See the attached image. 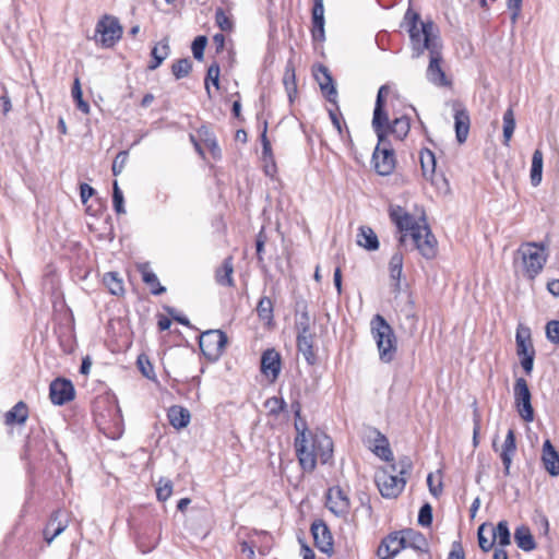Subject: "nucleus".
Returning <instances> with one entry per match:
<instances>
[{"instance_id": "obj_1", "label": "nucleus", "mask_w": 559, "mask_h": 559, "mask_svg": "<svg viewBox=\"0 0 559 559\" xmlns=\"http://www.w3.org/2000/svg\"><path fill=\"white\" fill-rule=\"evenodd\" d=\"M404 22L409 34L413 58H419L426 50L429 52L427 80L438 87L451 86L452 82L441 67L442 41L436 24L431 20L420 21L419 14L411 9L406 11Z\"/></svg>"}, {"instance_id": "obj_2", "label": "nucleus", "mask_w": 559, "mask_h": 559, "mask_svg": "<svg viewBox=\"0 0 559 559\" xmlns=\"http://www.w3.org/2000/svg\"><path fill=\"white\" fill-rule=\"evenodd\" d=\"M294 426L297 431L294 445L301 468L312 472L318 460L322 464L329 463L333 457L332 439L323 431L309 430L307 423H302V428H299L298 423Z\"/></svg>"}, {"instance_id": "obj_3", "label": "nucleus", "mask_w": 559, "mask_h": 559, "mask_svg": "<svg viewBox=\"0 0 559 559\" xmlns=\"http://www.w3.org/2000/svg\"><path fill=\"white\" fill-rule=\"evenodd\" d=\"M370 332L377 344L379 359L384 364L394 360L397 341L392 326L381 314H374L370 321Z\"/></svg>"}, {"instance_id": "obj_4", "label": "nucleus", "mask_w": 559, "mask_h": 559, "mask_svg": "<svg viewBox=\"0 0 559 559\" xmlns=\"http://www.w3.org/2000/svg\"><path fill=\"white\" fill-rule=\"evenodd\" d=\"M516 259L521 260L524 276L534 280L547 262V247L543 242H524L516 250Z\"/></svg>"}, {"instance_id": "obj_5", "label": "nucleus", "mask_w": 559, "mask_h": 559, "mask_svg": "<svg viewBox=\"0 0 559 559\" xmlns=\"http://www.w3.org/2000/svg\"><path fill=\"white\" fill-rule=\"evenodd\" d=\"M228 337L221 330H209L201 334L199 346L202 354L212 361L217 360L225 350Z\"/></svg>"}, {"instance_id": "obj_6", "label": "nucleus", "mask_w": 559, "mask_h": 559, "mask_svg": "<svg viewBox=\"0 0 559 559\" xmlns=\"http://www.w3.org/2000/svg\"><path fill=\"white\" fill-rule=\"evenodd\" d=\"M389 92L390 88L388 85L380 86L373 109L372 128L379 140V145H382L384 142H386V135L391 124L388 114L384 110V98Z\"/></svg>"}, {"instance_id": "obj_7", "label": "nucleus", "mask_w": 559, "mask_h": 559, "mask_svg": "<svg viewBox=\"0 0 559 559\" xmlns=\"http://www.w3.org/2000/svg\"><path fill=\"white\" fill-rule=\"evenodd\" d=\"M374 481L381 496L386 499L396 498L406 485V478L397 475L390 468L377 472Z\"/></svg>"}, {"instance_id": "obj_8", "label": "nucleus", "mask_w": 559, "mask_h": 559, "mask_svg": "<svg viewBox=\"0 0 559 559\" xmlns=\"http://www.w3.org/2000/svg\"><path fill=\"white\" fill-rule=\"evenodd\" d=\"M96 35H99L98 41L105 48L114 47L122 36V26L119 20L112 15H104L98 20L95 27Z\"/></svg>"}, {"instance_id": "obj_9", "label": "nucleus", "mask_w": 559, "mask_h": 559, "mask_svg": "<svg viewBox=\"0 0 559 559\" xmlns=\"http://www.w3.org/2000/svg\"><path fill=\"white\" fill-rule=\"evenodd\" d=\"M514 404L520 417L531 423L534 420V409L532 406V394L528 389V384L524 378H518L514 386Z\"/></svg>"}, {"instance_id": "obj_10", "label": "nucleus", "mask_w": 559, "mask_h": 559, "mask_svg": "<svg viewBox=\"0 0 559 559\" xmlns=\"http://www.w3.org/2000/svg\"><path fill=\"white\" fill-rule=\"evenodd\" d=\"M70 523V513L63 509L51 512L43 530V538L47 545H51L56 537L61 535Z\"/></svg>"}, {"instance_id": "obj_11", "label": "nucleus", "mask_w": 559, "mask_h": 559, "mask_svg": "<svg viewBox=\"0 0 559 559\" xmlns=\"http://www.w3.org/2000/svg\"><path fill=\"white\" fill-rule=\"evenodd\" d=\"M372 162L377 174L380 176H389L393 173L395 168V156L388 140L382 145L377 144L372 154Z\"/></svg>"}, {"instance_id": "obj_12", "label": "nucleus", "mask_w": 559, "mask_h": 559, "mask_svg": "<svg viewBox=\"0 0 559 559\" xmlns=\"http://www.w3.org/2000/svg\"><path fill=\"white\" fill-rule=\"evenodd\" d=\"M412 239L425 259L430 260L437 255L438 242L428 225L425 224L420 228H416L415 233L412 234Z\"/></svg>"}, {"instance_id": "obj_13", "label": "nucleus", "mask_w": 559, "mask_h": 559, "mask_svg": "<svg viewBox=\"0 0 559 559\" xmlns=\"http://www.w3.org/2000/svg\"><path fill=\"white\" fill-rule=\"evenodd\" d=\"M405 549V539L402 531H395L386 535L377 549L380 559H393Z\"/></svg>"}, {"instance_id": "obj_14", "label": "nucleus", "mask_w": 559, "mask_h": 559, "mask_svg": "<svg viewBox=\"0 0 559 559\" xmlns=\"http://www.w3.org/2000/svg\"><path fill=\"white\" fill-rule=\"evenodd\" d=\"M314 546L323 554L331 556L333 554V537L330 528L322 520H316L310 527Z\"/></svg>"}, {"instance_id": "obj_15", "label": "nucleus", "mask_w": 559, "mask_h": 559, "mask_svg": "<svg viewBox=\"0 0 559 559\" xmlns=\"http://www.w3.org/2000/svg\"><path fill=\"white\" fill-rule=\"evenodd\" d=\"M74 395V386L68 379L57 378L49 385V396L55 405H63L72 401Z\"/></svg>"}, {"instance_id": "obj_16", "label": "nucleus", "mask_w": 559, "mask_h": 559, "mask_svg": "<svg viewBox=\"0 0 559 559\" xmlns=\"http://www.w3.org/2000/svg\"><path fill=\"white\" fill-rule=\"evenodd\" d=\"M314 78L328 102L336 105L337 91L329 69L325 66L320 64L318 67V71L314 73Z\"/></svg>"}, {"instance_id": "obj_17", "label": "nucleus", "mask_w": 559, "mask_h": 559, "mask_svg": "<svg viewBox=\"0 0 559 559\" xmlns=\"http://www.w3.org/2000/svg\"><path fill=\"white\" fill-rule=\"evenodd\" d=\"M282 367L281 354L275 348H267L261 356V372L271 377L272 380L278 378Z\"/></svg>"}, {"instance_id": "obj_18", "label": "nucleus", "mask_w": 559, "mask_h": 559, "mask_svg": "<svg viewBox=\"0 0 559 559\" xmlns=\"http://www.w3.org/2000/svg\"><path fill=\"white\" fill-rule=\"evenodd\" d=\"M326 506L336 515H345L349 511V498L340 487L330 488Z\"/></svg>"}, {"instance_id": "obj_19", "label": "nucleus", "mask_w": 559, "mask_h": 559, "mask_svg": "<svg viewBox=\"0 0 559 559\" xmlns=\"http://www.w3.org/2000/svg\"><path fill=\"white\" fill-rule=\"evenodd\" d=\"M516 452V442H515V432L513 429H509L504 439V442L501 448L500 459L503 464V474L504 476L510 475V468L512 464L513 456Z\"/></svg>"}, {"instance_id": "obj_20", "label": "nucleus", "mask_w": 559, "mask_h": 559, "mask_svg": "<svg viewBox=\"0 0 559 559\" xmlns=\"http://www.w3.org/2000/svg\"><path fill=\"white\" fill-rule=\"evenodd\" d=\"M542 462L549 475L559 476V452L548 439L543 444Z\"/></svg>"}, {"instance_id": "obj_21", "label": "nucleus", "mask_w": 559, "mask_h": 559, "mask_svg": "<svg viewBox=\"0 0 559 559\" xmlns=\"http://www.w3.org/2000/svg\"><path fill=\"white\" fill-rule=\"evenodd\" d=\"M469 114L465 108H455L454 111V127L456 141L460 144L466 142L469 132Z\"/></svg>"}, {"instance_id": "obj_22", "label": "nucleus", "mask_w": 559, "mask_h": 559, "mask_svg": "<svg viewBox=\"0 0 559 559\" xmlns=\"http://www.w3.org/2000/svg\"><path fill=\"white\" fill-rule=\"evenodd\" d=\"M516 355L519 357L526 355H535L532 343L531 330L528 328L519 326L515 334Z\"/></svg>"}, {"instance_id": "obj_23", "label": "nucleus", "mask_w": 559, "mask_h": 559, "mask_svg": "<svg viewBox=\"0 0 559 559\" xmlns=\"http://www.w3.org/2000/svg\"><path fill=\"white\" fill-rule=\"evenodd\" d=\"M167 417L169 424L176 429H182L187 427L190 423V412L179 405H173L168 408Z\"/></svg>"}, {"instance_id": "obj_24", "label": "nucleus", "mask_w": 559, "mask_h": 559, "mask_svg": "<svg viewBox=\"0 0 559 559\" xmlns=\"http://www.w3.org/2000/svg\"><path fill=\"white\" fill-rule=\"evenodd\" d=\"M357 245L369 251L379 248V239L373 229L369 226H360L357 231Z\"/></svg>"}, {"instance_id": "obj_25", "label": "nucleus", "mask_w": 559, "mask_h": 559, "mask_svg": "<svg viewBox=\"0 0 559 559\" xmlns=\"http://www.w3.org/2000/svg\"><path fill=\"white\" fill-rule=\"evenodd\" d=\"M403 261H404V258H403L402 252L397 251V252L393 253V255L391 257L390 262H389L390 277L394 282V284H393L394 293H397L401 290Z\"/></svg>"}, {"instance_id": "obj_26", "label": "nucleus", "mask_w": 559, "mask_h": 559, "mask_svg": "<svg viewBox=\"0 0 559 559\" xmlns=\"http://www.w3.org/2000/svg\"><path fill=\"white\" fill-rule=\"evenodd\" d=\"M403 538L405 539V549L412 548L417 551H427L428 543L425 536L412 528L402 530Z\"/></svg>"}, {"instance_id": "obj_27", "label": "nucleus", "mask_w": 559, "mask_h": 559, "mask_svg": "<svg viewBox=\"0 0 559 559\" xmlns=\"http://www.w3.org/2000/svg\"><path fill=\"white\" fill-rule=\"evenodd\" d=\"M488 530L493 542H498L500 546L499 548H503L511 544V533L507 521L502 520L498 522L495 527L491 524H488Z\"/></svg>"}, {"instance_id": "obj_28", "label": "nucleus", "mask_w": 559, "mask_h": 559, "mask_svg": "<svg viewBox=\"0 0 559 559\" xmlns=\"http://www.w3.org/2000/svg\"><path fill=\"white\" fill-rule=\"evenodd\" d=\"M27 405L23 401H20L10 411L5 413L4 423L7 425H23L27 420Z\"/></svg>"}, {"instance_id": "obj_29", "label": "nucleus", "mask_w": 559, "mask_h": 559, "mask_svg": "<svg viewBox=\"0 0 559 559\" xmlns=\"http://www.w3.org/2000/svg\"><path fill=\"white\" fill-rule=\"evenodd\" d=\"M514 539L520 549L523 551H532L536 548V543L531 533L530 527L521 525L515 528Z\"/></svg>"}, {"instance_id": "obj_30", "label": "nucleus", "mask_w": 559, "mask_h": 559, "mask_svg": "<svg viewBox=\"0 0 559 559\" xmlns=\"http://www.w3.org/2000/svg\"><path fill=\"white\" fill-rule=\"evenodd\" d=\"M297 348L309 365H314L317 356L313 350V334L297 335Z\"/></svg>"}, {"instance_id": "obj_31", "label": "nucleus", "mask_w": 559, "mask_h": 559, "mask_svg": "<svg viewBox=\"0 0 559 559\" xmlns=\"http://www.w3.org/2000/svg\"><path fill=\"white\" fill-rule=\"evenodd\" d=\"M139 271L142 275V281L151 287L153 295H162L166 292V288L160 285L156 274L150 269L147 263L141 264Z\"/></svg>"}, {"instance_id": "obj_32", "label": "nucleus", "mask_w": 559, "mask_h": 559, "mask_svg": "<svg viewBox=\"0 0 559 559\" xmlns=\"http://www.w3.org/2000/svg\"><path fill=\"white\" fill-rule=\"evenodd\" d=\"M233 272V258L228 257L223 261L222 266L216 271L215 280L217 284L221 286L233 287L235 285Z\"/></svg>"}, {"instance_id": "obj_33", "label": "nucleus", "mask_w": 559, "mask_h": 559, "mask_svg": "<svg viewBox=\"0 0 559 559\" xmlns=\"http://www.w3.org/2000/svg\"><path fill=\"white\" fill-rule=\"evenodd\" d=\"M402 235L399 238L400 245H403L405 242V238L407 236V233L412 236V234L415 233L416 228H420L423 225H419L413 215L409 213L403 214L399 221L394 223Z\"/></svg>"}, {"instance_id": "obj_34", "label": "nucleus", "mask_w": 559, "mask_h": 559, "mask_svg": "<svg viewBox=\"0 0 559 559\" xmlns=\"http://www.w3.org/2000/svg\"><path fill=\"white\" fill-rule=\"evenodd\" d=\"M169 51L170 48L167 40H163L158 45L154 46L151 51L152 61L147 66V69H157L162 64V62L168 57Z\"/></svg>"}, {"instance_id": "obj_35", "label": "nucleus", "mask_w": 559, "mask_h": 559, "mask_svg": "<svg viewBox=\"0 0 559 559\" xmlns=\"http://www.w3.org/2000/svg\"><path fill=\"white\" fill-rule=\"evenodd\" d=\"M531 183L533 187H537L542 182L543 176V152L536 148L532 156L531 166Z\"/></svg>"}, {"instance_id": "obj_36", "label": "nucleus", "mask_w": 559, "mask_h": 559, "mask_svg": "<svg viewBox=\"0 0 559 559\" xmlns=\"http://www.w3.org/2000/svg\"><path fill=\"white\" fill-rule=\"evenodd\" d=\"M103 283L111 295L121 296L124 294L123 281L117 272L106 273L103 277Z\"/></svg>"}, {"instance_id": "obj_37", "label": "nucleus", "mask_w": 559, "mask_h": 559, "mask_svg": "<svg viewBox=\"0 0 559 559\" xmlns=\"http://www.w3.org/2000/svg\"><path fill=\"white\" fill-rule=\"evenodd\" d=\"M503 144L509 146L511 138L514 133L516 122L512 107H509L503 114Z\"/></svg>"}, {"instance_id": "obj_38", "label": "nucleus", "mask_w": 559, "mask_h": 559, "mask_svg": "<svg viewBox=\"0 0 559 559\" xmlns=\"http://www.w3.org/2000/svg\"><path fill=\"white\" fill-rule=\"evenodd\" d=\"M411 121L406 116L395 118L389 127V133L394 134L399 140H403L409 132Z\"/></svg>"}, {"instance_id": "obj_39", "label": "nucleus", "mask_w": 559, "mask_h": 559, "mask_svg": "<svg viewBox=\"0 0 559 559\" xmlns=\"http://www.w3.org/2000/svg\"><path fill=\"white\" fill-rule=\"evenodd\" d=\"M273 311H274V307H273V301L271 300V298H269L266 296L261 297V299L259 300L258 306H257L258 317L262 321H265L266 323H271L274 318Z\"/></svg>"}, {"instance_id": "obj_40", "label": "nucleus", "mask_w": 559, "mask_h": 559, "mask_svg": "<svg viewBox=\"0 0 559 559\" xmlns=\"http://www.w3.org/2000/svg\"><path fill=\"white\" fill-rule=\"evenodd\" d=\"M283 83L285 85L289 100L293 102V95L297 93V84L295 69L290 62H288L286 66Z\"/></svg>"}, {"instance_id": "obj_41", "label": "nucleus", "mask_w": 559, "mask_h": 559, "mask_svg": "<svg viewBox=\"0 0 559 559\" xmlns=\"http://www.w3.org/2000/svg\"><path fill=\"white\" fill-rule=\"evenodd\" d=\"M191 70L192 61L189 58L178 59L171 66V73L177 80L188 76Z\"/></svg>"}, {"instance_id": "obj_42", "label": "nucleus", "mask_w": 559, "mask_h": 559, "mask_svg": "<svg viewBox=\"0 0 559 559\" xmlns=\"http://www.w3.org/2000/svg\"><path fill=\"white\" fill-rule=\"evenodd\" d=\"M71 94H72V97L76 104V108L82 111L83 114H88L90 112V105L87 102H85L83 99V93H82V88H81V83H80V79L79 78H75L74 79V82H73V85H72V90H71Z\"/></svg>"}, {"instance_id": "obj_43", "label": "nucleus", "mask_w": 559, "mask_h": 559, "mask_svg": "<svg viewBox=\"0 0 559 559\" xmlns=\"http://www.w3.org/2000/svg\"><path fill=\"white\" fill-rule=\"evenodd\" d=\"M219 72H221V70H219L218 62L214 61L213 63L210 64V67L207 69L206 76H205V81H204L205 91L210 98L212 97L210 82H212V84L216 88H218L219 87Z\"/></svg>"}, {"instance_id": "obj_44", "label": "nucleus", "mask_w": 559, "mask_h": 559, "mask_svg": "<svg viewBox=\"0 0 559 559\" xmlns=\"http://www.w3.org/2000/svg\"><path fill=\"white\" fill-rule=\"evenodd\" d=\"M388 468L406 478L413 469V462L409 456L403 455L396 463L391 464Z\"/></svg>"}, {"instance_id": "obj_45", "label": "nucleus", "mask_w": 559, "mask_h": 559, "mask_svg": "<svg viewBox=\"0 0 559 559\" xmlns=\"http://www.w3.org/2000/svg\"><path fill=\"white\" fill-rule=\"evenodd\" d=\"M420 164L424 175L433 174L436 169V157L435 154L425 148L420 152Z\"/></svg>"}, {"instance_id": "obj_46", "label": "nucleus", "mask_w": 559, "mask_h": 559, "mask_svg": "<svg viewBox=\"0 0 559 559\" xmlns=\"http://www.w3.org/2000/svg\"><path fill=\"white\" fill-rule=\"evenodd\" d=\"M173 493V481L162 477L156 487V497L159 501H166Z\"/></svg>"}, {"instance_id": "obj_47", "label": "nucleus", "mask_w": 559, "mask_h": 559, "mask_svg": "<svg viewBox=\"0 0 559 559\" xmlns=\"http://www.w3.org/2000/svg\"><path fill=\"white\" fill-rule=\"evenodd\" d=\"M324 24V17H312L311 36L313 41L322 43L325 40Z\"/></svg>"}, {"instance_id": "obj_48", "label": "nucleus", "mask_w": 559, "mask_h": 559, "mask_svg": "<svg viewBox=\"0 0 559 559\" xmlns=\"http://www.w3.org/2000/svg\"><path fill=\"white\" fill-rule=\"evenodd\" d=\"M264 406L270 415L277 416L286 409L287 404L282 397L272 396L265 401Z\"/></svg>"}, {"instance_id": "obj_49", "label": "nucleus", "mask_w": 559, "mask_h": 559, "mask_svg": "<svg viewBox=\"0 0 559 559\" xmlns=\"http://www.w3.org/2000/svg\"><path fill=\"white\" fill-rule=\"evenodd\" d=\"M408 306L409 308L408 309H403V313H404V323H402L403 326H406V329L413 333L416 331L417 329V322H418V318L417 316L415 314V312L413 311V306H414V301L413 300H409L408 301Z\"/></svg>"}, {"instance_id": "obj_50", "label": "nucleus", "mask_w": 559, "mask_h": 559, "mask_svg": "<svg viewBox=\"0 0 559 559\" xmlns=\"http://www.w3.org/2000/svg\"><path fill=\"white\" fill-rule=\"evenodd\" d=\"M378 442H380V444H377L376 448H374V453L381 457L382 460L384 461H391L393 460V454H392V451L389 447V442H388V439L382 436V435H379V438L377 439Z\"/></svg>"}, {"instance_id": "obj_51", "label": "nucleus", "mask_w": 559, "mask_h": 559, "mask_svg": "<svg viewBox=\"0 0 559 559\" xmlns=\"http://www.w3.org/2000/svg\"><path fill=\"white\" fill-rule=\"evenodd\" d=\"M112 205L117 214L126 213L123 192L117 181H114L112 185Z\"/></svg>"}, {"instance_id": "obj_52", "label": "nucleus", "mask_w": 559, "mask_h": 559, "mask_svg": "<svg viewBox=\"0 0 559 559\" xmlns=\"http://www.w3.org/2000/svg\"><path fill=\"white\" fill-rule=\"evenodd\" d=\"M215 23L223 32H230L234 26L233 21L222 8L215 11Z\"/></svg>"}, {"instance_id": "obj_53", "label": "nucleus", "mask_w": 559, "mask_h": 559, "mask_svg": "<svg viewBox=\"0 0 559 559\" xmlns=\"http://www.w3.org/2000/svg\"><path fill=\"white\" fill-rule=\"evenodd\" d=\"M488 528V524L486 523H483L479 527H478V531H477V537H478V545H479V548L484 551V552H488L489 550H491L493 548V545H495V542H493V538L491 537V539H488L486 536H485V531Z\"/></svg>"}, {"instance_id": "obj_54", "label": "nucleus", "mask_w": 559, "mask_h": 559, "mask_svg": "<svg viewBox=\"0 0 559 559\" xmlns=\"http://www.w3.org/2000/svg\"><path fill=\"white\" fill-rule=\"evenodd\" d=\"M207 44V38L205 36H198L194 38L191 45V50L194 59L198 61H202L204 57V49Z\"/></svg>"}, {"instance_id": "obj_55", "label": "nucleus", "mask_w": 559, "mask_h": 559, "mask_svg": "<svg viewBox=\"0 0 559 559\" xmlns=\"http://www.w3.org/2000/svg\"><path fill=\"white\" fill-rule=\"evenodd\" d=\"M136 364H138V367H139L140 371L142 372V374L145 378H147V379H154L155 378L154 367L151 364V361H150V359L147 358L146 355H143V354L140 355L138 357Z\"/></svg>"}, {"instance_id": "obj_56", "label": "nucleus", "mask_w": 559, "mask_h": 559, "mask_svg": "<svg viewBox=\"0 0 559 559\" xmlns=\"http://www.w3.org/2000/svg\"><path fill=\"white\" fill-rule=\"evenodd\" d=\"M329 117L332 121V124L337 130L340 138L344 139V130H343L344 124H342V122H341V120L343 118H342V114L340 112V108H338L337 104L335 105V109H329Z\"/></svg>"}, {"instance_id": "obj_57", "label": "nucleus", "mask_w": 559, "mask_h": 559, "mask_svg": "<svg viewBox=\"0 0 559 559\" xmlns=\"http://www.w3.org/2000/svg\"><path fill=\"white\" fill-rule=\"evenodd\" d=\"M432 523V508L429 503L421 506L418 513V524L421 526H430Z\"/></svg>"}, {"instance_id": "obj_58", "label": "nucleus", "mask_w": 559, "mask_h": 559, "mask_svg": "<svg viewBox=\"0 0 559 559\" xmlns=\"http://www.w3.org/2000/svg\"><path fill=\"white\" fill-rule=\"evenodd\" d=\"M546 336L552 344H559V321L551 320L546 324Z\"/></svg>"}, {"instance_id": "obj_59", "label": "nucleus", "mask_w": 559, "mask_h": 559, "mask_svg": "<svg viewBox=\"0 0 559 559\" xmlns=\"http://www.w3.org/2000/svg\"><path fill=\"white\" fill-rule=\"evenodd\" d=\"M128 157H129V154L127 151H121L117 154V156L114 159L112 167H111L114 176H118L121 174V171L124 168V165L128 160Z\"/></svg>"}, {"instance_id": "obj_60", "label": "nucleus", "mask_w": 559, "mask_h": 559, "mask_svg": "<svg viewBox=\"0 0 559 559\" xmlns=\"http://www.w3.org/2000/svg\"><path fill=\"white\" fill-rule=\"evenodd\" d=\"M297 335L312 334L310 331V320L307 312L301 313L300 319L296 323Z\"/></svg>"}, {"instance_id": "obj_61", "label": "nucleus", "mask_w": 559, "mask_h": 559, "mask_svg": "<svg viewBox=\"0 0 559 559\" xmlns=\"http://www.w3.org/2000/svg\"><path fill=\"white\" fill-rule=\"evenodd\" d=\"M178 2L179 0H163V2L155 0L157 9L166 14L173 13L177 8Z\"/></svg>"}, {"instance_id": "obj_62", "label": "nucleus", "mask_w": 559, "mask_h": 559, "mask_svg": "<svg viewBox=\"0 0 559 559\" xmlns=\"http://www.w3.org/2000/svg\"><path fill=\"white\" fill-rule=\"evenodd\" d=\"M265 242H266V235L264 233V229L262 228L260 230V233L257 235V239H255L257 257H258L259 262L263 261L262 253L264 250Z\"/></svg>"}, {"instance_id": "obj_63", "label": "nucleus", "mask_w": 559, "mask_h": 559, "mask_svg": "<svg viewBox=\"0 0 559 559\" xmlns=\"http://www.w3.org/2000/svg\"><path fill=\"white\" fill-rule=\"evenodd\" d=\"M427 485H428L430 493L435 498H438L442 493V481L439 480L438 484H435L433 475L431 473L427 476Z\"/></svg>"}, {"instance_id": "obj_64", "label": "nucleus", "mask_w": 559, "mask_h": 559, "mask_svg": "<svg viewBox=\"0 0 559 559\" xmlns=\"http://www.w3.org/2000/svg\"><path fill=\"white\" fill-rule=\"evenodd\" d=\"M448 559H465L464 550L460 542L452 544V549L448 556Z\"/></svg>"}]
</instances>
